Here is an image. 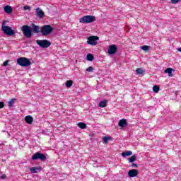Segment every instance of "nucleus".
Masks as SVG:
<instances>
[{
  "mask_svg": "<svg viewBox=\"0 0 181 181\" xmlns=\"http://www.w3.org/2000/svg\"><path fill=\"white\" fill-rule=\"evenodd\" d=\"M17 64L21 66V67H29L32 64V62L26 57H20L17 59Z\"/></svg>",
  "mask_w": 181,
  "mask_h": 181,
  "instance_id": "nucleus-1",
  "label": "nucleus"
},
{
  "mask_svg": "<svg viewBox=\"0 0 181 181\" xmlns=\"http://www.w3.org/2000/svg\"><path fill=\"white\" fill-rule=\"evenodd\" d=\"M1 30L7 36H13L15 35V31L10 26L5 25V22H3L1 25Z\"/></svg>",
  "mask_w": 181,
  "mask_h": 181,
  "instance_id": "nucleus-2",
  "label": "nucleus"
},
{
  "mask_svg": "<svg viewBox=\"0 0 181 181\" xmlns=\"http://www.w3.org/2000/svg\"><path fill=\"white\" fill-rule=\"evenodd\" d=\"M95 16H84L79 19L80 23H93V22H95Z\"/></svg>",
  "mask_w": 181,
  "mask_h": 181,
  "instance_id": "nucleus-3",
  "label": "nucleus"
},
{
  "mask_svg": "<svg viewBox=\"0 0 181 181\" xmlns=\"http://www.w3.org/2000/svg\"><path fill=\"white\" fill-rule=\"evenodd\" d=\"M21 30L28 39H30L32 37V28L29 25H23Z\"/></svg>",
  "mask_w": 181,
  "mask_h": 181,
  "instance_id": "nucleus-4",
  "label": "nucleus"
},
{
  "mask_svg": "<svg viewBox=\"0 0 181 181\" xmlns=\"http://www.w3.org/2000/svg\"><path fill=\"white\" fill-rule=\"evenodd\" d=\"M52 32L53 28L50 25H45L41 27V33L43 36H47V35H50Z\"/></svg>",
  "mask_w": 181,
  "mask_h": 181,
  "instance_id": "nucleus-5",
  "label": "nucleus"
},
{
  "mask_svg": "<svg viewBox=\"0 0 181 181\" xmlns=\"http://www.w3.org/2000/svg\"><path fill=\"white\" fill-rule=\"evenodd\" d=\"M36 43L42 49H47V47H50V45H52V42L47 40H37Z\"/></svg>",
  "mask_w": 181,
  "mask_h": 181,
  "instance_id": "nucleus-6",
  "label": "nucleus"
},
{
  "mask_svg": "<svg viewBox=\"0 0 181 181\" xmlns=\"http://www.w3.org/2000/svg\"><path fill=\"white\" fill-rule=\"evenodd\" d=\"M32 159H33V160H40L45 161V160H46L47 158L45 154L41 153L40 152H37L32 156Z\"/></svg>",
  "mask_w": 181,
  "mask_h": 181,
  "instance_id": "nucleus-7",
  "label": "nucleus"
},
{
  "mask_svg": "<svg viewBox=\"0 0 181 181\" xmlns=\"http://www.w3.org/2000/svg\"><path fill=\"white\" fill-rule=\"evenodd\" d=\"M98 39L99 37L98 36H90L88 37L87 43L88 45H90V46H95Z\"/></svg>",
  "mask_w": 181,
  "mask_h": 181,
  "instance_id": "nucleus-8",
  "label": "nucleus"
},
{
  "mask_svg": "<svg viewBox=\"0 0 181 181\" xmlns=\"http://www.w3.org/2000/svg\"><path fill=\"white\" fill-rule=\"evenodd\" d=\"M118 50V48H117V45H112L109 46V48L107 49V53L109 54H115Z\"/></svg>",
  "mask_w": 181,
  "mask_h": 181,
  "instance_id": "nucleus-9",
  "label": "nucleus"
},
{
  "mask_svg": "<svg viewBox=\"0 0 181 181\" xmlns=\"http://www.w3.org/2000/svg\"><path fill=\"white\" fill-rule=\"evenodd\" d=\"M138 170L132 169L129 170L128 176L129 177H136L138 176Z\"/></svg>",
  "mask_w": 181,
  "mask_h": 181,
  "instance_id": "nucleus-10",
  "label": "nucleus"
},
{
  "mask_svg": "<svg viewBox=\"0 0 181 181\" xmlns=\"http://www.w3.org/2000/svg\"><path fill=\"white\" fill-rule=\"evenodd\" d=\"M36 15H37V16H38V18L42 19V18H43L45 16V12H43V11L40 8H36Z\"/></svg>",
  "mask_w": 181,
  "mask_h": 181,
  "instance_id": "nucleus-11",
  "label": "nucleus"
},
{
  "mask_svg": "<svg viewBox=\"0 0 181 181\" xmlns=\"http://www.w3.org/2000/svg\"><path fill=\"white\" fill-rule=\"evenodd\" d=\"M119 127H121L122 128H124L128 125V122H127V119H122L119 120L118 123Z\"/></svg>",
  "mask_w": 181,
  "mask_h": 181,
  "instance_id": "nucleus-12",
  "label": "nucleus"
},
{
  "mask_svg": "<svg viewBox=\"0 0 181 181\" xmlns=\"http://www.w3.org/2000/svg\"><path fill=\"white\" fill-rule=\"evenodd\" d=\"M31 173H37L38 172H40L42 170V167H33L30 169Z\"/></svg>",
  "mask_w": 181,
  "mask_h": 181,
  "instance_id": "nucleus-13",
  "label": "nucleus"
},
{
  "mask_svg": "<svg viewBox=\"0 0 181 181\" xmlns=\"http://www.w3.org/2000/svg\"><path fill=\"white\" fill-rule=\"evenodd\" d=\"M174 71L173 69L172 68H167L164 73H168L169 77H173V72Z\"/></svg>",
  "mask_w": 181,
  "mask_h": 181,
  "instance_id": "nucleus-14",
  "label": "nucleus"
},
{
  "mask_svg": "<svg viewBox=\"0 0 181 181\" xmlns=\"http://www.w3.org/2000/svg\"><path fill=\"white\" fill-rule=\"evenodd\" d=\"M40 28L35 24H33V33H39Z\"/></svg>",
  "mask_w": 181,
  "mask_h": 181,
  "instance_id": "nucleus-15",
  "label": "nucleus"
},
{
  "mask_svg": "<svg viewBox=\"0 0 181 181\" xmlns=\"http://www.w3.org/2000/svg\"><path fill=\"white\" fill-rule=\"evenodd\" d=\"M25 119L27 124H32V122H33V117L30 115L26 116Z\"/></svg>",
  "mask_w": 181,
  "mask_h": 181,
  "instance_id": "nucleus-16",
  "label": "nucleus"
},
{
  "mask_svg": "<svg viewBox=\"0 0 181 181\" xmlns=\"http://www.w3.org/2000/svg\"><path fill=\"white\" fill-rule=\"evenodd\" d=\"M4 12H6V13H12V7L10 6H4Z\"/></svg>",
  "mask_w": 181,
  "mask_h": 181,
  "instance_id": "nucleus-17",
  "label": "nucleus"
},
{
  "mask_svg": "<svg viewBox=\"0 0 181 181\" xmlns=\"http://www.w3.org/2000/svg\"><path fill=\"white\" fill-rule=\"evenodd\" d=\"M107 100H103L100 102L99 107H100V108H105V107H107Z\"/></svg>",
  "mask_w": 181,
  "mask_h": 181,
  "instance_id": "nucleus-18",
  "label": "nucleus"
},
{
  "mask_svg": "<svg viewBox=\"0 0 181 181\" xmlns=\"http://www.w3.org/2000/svg\"><path fill=\"white\" fill-rule=\"evenodd\" d=\"M78 127L81 129H86L87 128V124H86L84 122H79L78 124Z\"/></svg>",
  "mask_w": 181,
  "mask_h": 181,
  "instance_id": "nucleus-19",
  "label": "nucleus"
},
{
  "mask_svg": "<svg viewBox=\"0 0 181 181\" xmlns=\"http://www.w3.org/2000/svg\"><path fill=\"white\" fill-rule=\"evenodd\" d=\"M131 155H132V151H125L122 153V156H123V158H127V156H131Z\"/></svg>",
  "mask_w": 181,
  "mask_h": 181,
  "instance_id": "nucleus-20",
  "label": "nucleus"
},
{
  "mask_svg": "<svg viewBox=\"0 0 181 181\" xmlns=\"http://www.w3.org/2000/svg\"><path fill=\"white\" fill-rule=\"evenodd\" d=\"M86 59L88 60V62H93L94 60V56L91 54H88Z\"/></svg>",
  "mask_w": 181,
  "mask_h": 181,
  "instance_id": "nucleus-21",
  "label": "nucleus"
},
{
  "mask_svg": "<svg viewBox=\"0 0 181 181\" xmlns=\"http://www.w3.org/2000/svg\"><path fill=\"white\" fill-rule=\"evenodd\" d=\"M16 101V99L13 98V99H11L10 101H8V107H13V104H15V102Z\"/></svg>",
  "mask_w": 181,
  "mask_h": 181,
  "instance_id": "nucleus-22",
  "label": "nucleus"
},
{
  "mask_svg": "<svg viewBox=\"0 0 181 181\" xmlns=\"http://www.w3.org/2000/svg\"><path fill=\"white\" fill-rule=\"evenodd\" d=\"M136 74H144V69H142V68H137L136 69Z\"/></svg>",
  "mask_w": 181,
  "mask_h": 181,
  "instance_id": "nucleus-23",
  "label": "nucleus"
},
{
  "mask_svg": "<svg viewBox=\"0 0 181 181\" xmlns=\"http://www.w3.org/2000/svg\"><path fill=\"white\" fill-rule=\"evenodd\" d=\"M66 86L68 87L69 88L73 86V81H67L65 83Z\"/></svg>",
  "mask_w": 181,
  "mask_h": 181,
  "instance_id": "nucleus-24",
  "label": "nucleus"
},
{
  "mask_svg": "<svg viewBox=\"0 0 181 181\" xmlns=\"http://www.w3.org/2000/svg\"><path fill=\"white\" fill-rule=\"evenodd\" d=\"M160 88L158 86H154L153 87V93H159Z\"/></svg>",
  "mask_w": 181,
  "mask_h": 181,
  "instance_id": "nucleus-25",
  "label": "nucleus"
},
{
  "mask_svg": "<svg viewBox=\"0 0 181 181\" xmlns=\"http://www.w3.org/2000/svg\"><path fill=\"white\" fill-rule=\"evenodd\" d=\"M110 139H111V137L104 136L103 138V142H105V144H108V141H110Z\"/></svg>",
  "mask_w": 181,
  "mask_h": 181,
  "instance_id": "nucleus-26",
  "label": "nucleus"
},
{
  "mask_svg": "<svg viewBox=\"0 0 181 181\" xmlns=\"http://www.w3.org/2000/svg\"><path fill=\"white\" fill-rule=\"evenodd\" d=\"M136 160V156H132L129 159V162H131V163H132L133 162H135V160Z\"/></svg>",
  "mask_w": 181,
  "mask_h": 181,
  "instance_id": "nucleus-27",
  "label": "nucleus"
},
{
  "mask_svg": "<svg viewBox=\"0 0 181 181\" xmlns=\"http://www.w3.org/2000/svg\"><path fill=\"white\" fill-rule=\"evenodd\" d=\"M141 47L142 50H144V52H148V50H149V46L148 45H144Z\"/></svg>",
  "mask_w": 181,
  "mask_h": 181,
  "instance_id": "nucleus-28",
  "label": "nucleus"
},
{
  "mask_svg": "<svg viewBox=\"0 0 181 181\" xmlns=\"http://www.w3.org/2000/svg\"><path fill=\"white\" fill-rule=\"evenodd\" d=\"M94 70V69L93 68V66H89L88 69H86V71L91 73V71H93Z\"/></svg>",
  "mask_w": 181,
  "mask_h": 181,
  "instance_id": "nucleus-29",
  "label": "nucleus"
},
{
  "mask_svg": "<svg viewBox=\"0 0 181 181\" xmlns=\"http://www.w3.org/2000/svg\"><path fill=\"white\" fill-rule=\"evenodd\" d=\"M24 11H30V6L26 5L23 7Z\"/></svg>",
  "mask_w": 181,
  "mask_h": 181,
  "instance_id": "nucleus-30",
  "label": "nucleus"
},
{
  "mask_svg": "<svg viewBox=\"0 0 181 181\" xmlns=\"http://www.w3.org/2000/svg\"><path fill=\"white\" fill-rule=\"evenodd\" d=\"M4 107H5V104L4 103V102H0V110L1 108H4Z\"/></svg>",
  "mask_w": 181,
  "mask_h": 181,
  "instance_id": "nucleus-31",
  "label": "nucleus"
},
{
  "mask_svg": "<svg viewBox=\"0 0 181 181\" xmlns=\"http://www.w3.org/2000/svg\"><path fill=\"white\" fill-rule=\"evenodd\" d=\"M0 179H2L3 180L6 179V175L5 174L1 175V176L0 177Z\"/></svg>",
  "mask_w": 181,
  "mask_h": 181,
  "instance_id": "nucleus-32",
  "label": "nucleus"
},
{
  "mask_svg": "<svg viewBox=\"0 0 181 181\" xmlns=\"http://www.w3.org/2000/svg\"><path fill=\"white\" fill-rule=\"evenodd\" d=\"M180 0H171V4H178Z\"/></svg>",
  "mask_w": 181,
  "mask_h": 181,
  "instance_id": "nucleus-33",
  "label": "nucleus"
},
{
  "mask_svg": "<svg viewBox=\"0 0 181 181\" xmlns=\"http://www.w3.org/2000/svg\"><path fill=\"white\" fill-rule=\"evenodd\" d=\"M8 63H9V61H6L3 63V66L5 67L6 66H8Z\"/></svg>",
  "mask_w": 181,
  "mask_h": 181,
  "instance_id": "nucleus-34",
  "label": "nucleus"
},
{
  "mask_svg": "<svg viewBox=\"0 0 181 181\" xmlns=\"http://www.w3.org/2000/svg\"><path fill=\"white\" fill-rule=\"evenodd\" d=\"M132 166H134V168H138V165L135 163H132Z\"/></svg>",
  "mask_w": 181,
  "mask_h": 181,
  "instance_id": "nucleus-35",
  "label": "nucleus"
},
{
  "mask_svg": "<svg viewBox=\"0 0 181 181\" xmlns=\"http://www.w3.org/2000/svg\"><path fill=\"white\" fill-rule=\"evenodd\" d=\"M177 50L178 52H181V47L177 48Z\"/></svg>",
  "mask_w": 181,
  "mask_h": 181,
  "instance_id": "nucleus-36",
  "label": "nucleus"
}]
</instances>
